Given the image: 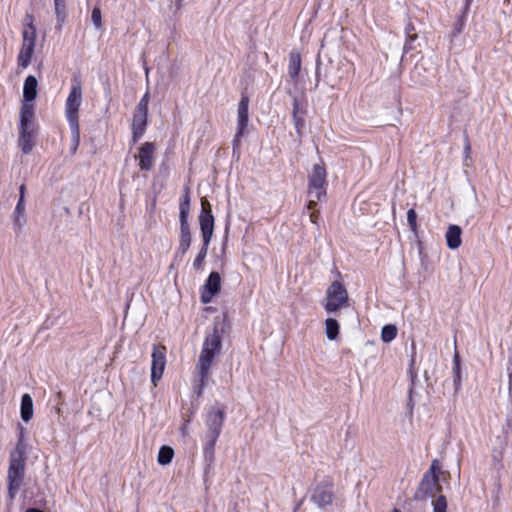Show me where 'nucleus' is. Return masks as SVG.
<instances>
[{"label":"nucleus","instance_id":"f257e3e1","mask_svg":"<svg viewBox=\"0 0 512 512\" xmlns=\"http://www.w3.org/2000/svg\"><path fill=\"white\" fill-rule=\"evenodd\" d=\"M219 323L215 322L211 332L207 333L203 341L202 349L196 365L197 383L194 391L198 397L203 394V390L210 376V369L214 359L220 354L222 349V332Z\"/></svg>","mask_w":512,"mask_h":512},{"label":"nucleus","instance_id":"f03ea898","mask_svg":"<svg viewBox=\"0 0 512 512\" xmlns=\"http://www.w3.org/2000/svg\"><path fill=\"white\" fill-rule=\"evenodd\" d=\"M26 466V445L22 436L19 438L16 447L10 452L9 467L7 473L8 496L13 500L19 491L24 477Z\"/></svg>","mask_w":512,"mask_h":512},{"label":"nucleus","instance_id":"7ed1b4c3","mask_svg":"<svg viewBox=\"0 0 512 512\" xmlns=\"http://www.w3.org/2000/svg\"><path fill=\"white\" fill-rule=\"evenodd\" d=\"M190 211L189 189H185V194L179 205V221H180V238L179 245L176 250V256L183 257L190 248L192 242V234L188 223Z\"/></svg>","mask_w":512,"mask_h":512},{"label":"nucleus","instance_id":"20e7f679","mask_svg":"<svg viewBox=\"0 0 512 512\" xmlns=\"http://www.w3.org/2000/svg\"><path fill=\"white\" fill-rule=\"evenodd\" d=\"M326 169L320 165L315 164L313 166L312 174L309 177V202L308 209H312L317 205V201H320L326 195Z\"/></svg>","mask_w":512,"mask_h":512},{"label":"nucleus","instance_id":"39448f33","mask_svg":"<svg viewBox=\"0 0 512 512\" xmlns=\"http://www.w3.org/2000/svg\"><path fill=\"white\" fill-rule=\"evenodd\" d=\"M249 122V98L247 96H242L237 111V130L234 135L232 141L233 148V156H236L237 159L240 158V148L242 138L245 136L247 132Z\"/></svg>","mask_w":512,"mask_h":512},{"label":"nucleus","instance_id":"423d86ee","mask_svg":"<svg viewBox=\"0 0 512 512\" xmlns=\"http://www.w3.org/2000/svg\"><path fill=\"white\" fill-rule=\"evenodd\" d=\"M334 480L331 476H325L311 490L310 500L319 509L332 505L335 499Z\"/></svg>","mask_w":512,"mask_h":512},{"label":"nucleus","instance_id":"0eeeda50","mask_svg":"<svg viewBox=\"0 0 512 512\" xmlns=\"http://www.w3.org/2000/svg\"><path fill=\"white\" fill-rule=\"evenodd\" d=\"M348 302V292L344 285L339 281H333L326 292V303L324 308L326 312L332 313L345 306Z\"/></svg>","mask_w":512,"mask_h":512},{"label":"nucleus","instance_id":"6e6552de","mask_svg":"<svg viewBox=\"0 0 512 512\" xmlns=\"http://www.w3.org/2000/svg\"><path fill=\"white\" fill-rule=\"evenodd\" d=\"M22 36L23 41L18 55V65L27 68L31 63L36 41V29L32 23L25 27Z\"/></svg>","mask_w":512,"mask_h":512},{"label":"nucleus","instance_id":"1a4fd4ad","mask_svg":"<svg viewBox=\"0 0 512 512\" xmlns=\"http://www.w3.org/2000/svg\"><path fill=\"white\" fill-rule=\"evenodd\" d=\"M82 103V88L79 81L72 83L65 103V113L68 123H79L78 111Z\"/></svg>","mask_w":512,"mask_h":512},{"label":"nucleus","instance_id":"9d476101","mask_svg":"<svg viewBox=\"0 0 512 512\" xmlns=\"http://www.w3.org/2000/svg\"><path fill=\"white\" fill-rule=\"evenodd\" d=\"M166 347L154 344L152 349L151 381L154 385L162 378L166 366Z\"/></svg>","mask_w":512,"mask_h":512},{"label":"nucleus","instance_id":"9b49d317","mask_svg":"<svg viewBox=\"0 0 512 512\" xmlns=\"http://www.w3.org/2000/svg\"><path fill=\"white\" fill-rule=\"evenodd\" d=\"M225 421V408L220 404L213 405L207 412L205 424L206 434L220 436Z\"/></svg>","mask_w":512,"mask_h":512},{"label":"nucleus","instance_id":"f8f14e48","mask_svg":"<svg viewBox=\"0 0 512 512\" xmlns=\"http://www.w3.org/2000/svg\"><path fill=\"white\" fill-rule=\"evenodd\" d=\"M221 290V276L218 272L213 271L209 274L206 279L202 290H201V302L203 304H208L212 301L214 296H216Z\"/></svg>","mask_w":512,"mask_h":512},{"label":"nucleus","instance_id":"ddd939ff","mask_svg":"<svg viewBox=\"0 0 512 512\" xmlns=\"http://www.w3.org/2000/svg\"><path fill=\"white\" fill-rule=\"evenodd\" d=\"M440 486L438 484V476L437 475H429L426 473L418 487V490L415 493L414 498L416 500H426L429 497H433L435 490H439Z\"/></svg>","mask_w":512,"mask_h":512},{"label":"nucleus","instance_id":"4468645a","mask_svg":"<svg viewBox=\"0 0 512 512\" xmlns=\"http://www.w3.org/2000/svg\"><path fill=\"white\" fill-rule=\"evenodd\" d=\"M199 225L201 233L214 232V216L209 201L206 198L201 199V212L199 215Z\"/></svg>","mask_w":512,"mask_h":512},{"label":"nucleus","instance_id":"2eb2a0df","mask_svg":"<svg viewBox=\"0 0 512 512\" xmlns=\"http://www.w3.org/2000/svg\"><path fill=\"white\" fill-rule=\"evenodd\" d=\"M148 124V112L135 109L132 121L133 141L137 142L145 133Z\"/></svg>","mask_w":512,"mask_h":512},{"label":"nucleus","instance_id":"dca6fc26","mask_svg":"<svg viewBox=\"0 0 512 512\" xmlns=\"http://www.w3.org/2000/svg\"><path fill=\"white\" fill-rule=\"evenodd\" d=\"M154 144L151 142H145L139 148V167L141 171H149L154 164Z\"/></svg>","mask_w":512,"mask_h":512},{"label":"nucleus","instance_id":"f3484780","mask_svg":"<svg viewBox=\"0 0 512 512\" xmlns=\"http://www.w3.org/2000/svg\"><path fill=\"white\" fill-rule=\"evenodd\" d=\"M34 128H19V146L24 154H28L34 147Z\"/></svg>","mask_w":512,"mask_h":512},{"label":"nucleus","instance_id":"a211bd4d","mask_svg":"<svg viewBox=\"0 0 512 512\" xmlns=\"http://www.w3.org/2000/svg\"><path fill=\"white\" fill-rule=\"evenodd\" d=\"M38 81L35 76L26 77L23 86V102L33 103L37 96Z\"/></svg>","mask_w":512,"mask_h":512},{"label":"nucleus","instance_id":"6ab92c4d","mask_svg":"<svg viewBox=\"0 0 512 512\" xmlns=\"http://www.w3.org/2000/svg\"><path fill=\"white\" fill-rule=\"evenodd\" d=\"M34 105L29 102H22L20 111V127L19 128H34Z\"/></svg>","mask_w":512,"mask_h":512},{"label":"nucleus","instance_id":"aec40b11","mask_svg":"<svg viewBox=\"0 0 512 512\" xmlns=\"http://www.w3.org/2000/svg\"><path fill=\"white\" fill-rule=\"evenodd\" d=\"M461 235L462 229L460 226L450 225L445 234L447 246L452 250L459 248L462 243Z\"/></svg>","mask_w":512,"mask_h":512},{"label":"nucleus","instance_id":"412c9836","mask_svg":"<svg viewBox=\"0 0 512 512\" xmlns=\"http://www.w3.org/2000/svg\"><path fill=\"white\" fill-rule=\"evenodd\" d=\"M301 70V55L296 51L289 54L288 75L293 81H297Z\"/></svg>","mask_w":512,"mask_h":512},{"label":"nucleus","instance_id":"4be33fe9","mask_svg":"<svg viewBox=\"0 0 512 512\" xmlns=\"http://www.w3.org/2000/svg\"><path fill=\"white\" fill-rule=\"evenodd\" d=\"M426 68L423 63H417L411 72V78L414 84L419 86L429 85L431 80L425 75Z\"/></svg>","mask_w":512,"mask_h":512},{"label":"nucleus","instance_id":"5701e85b","mask_svg":"<svg viewBox=\"0 0 512 512\" xmlns=\"http://www.w3.org/2000/svg\"><path fill=\"white\" fill-rule=\"evenodd\" d=\"M20 412L24 422H29L33 417V400L28 393L22 395Z\"/></svg>","mask_w":512,"mask_h":512},{"label":"nucleus","instance_id":"b1692460","mask_svg":"<svg viewBox=\"0 0 512 512\" xmlns=\"http://www.w3.org/2000/svg\"><path fill=\"white\" fill-rule=\"evenodd\" d=\"M339 323L334 318H327L325 320V333L329 340L337 339L339 335Z\"/></svg>","mask_w":512,"mask_h":512},{"label":"nucleus","instance_id":"393cba45","mask_svg":"<svg viewBox=\"0 0 512 512\" xmlns=\"http://www.w3.org/2000/svg\"><path fill=\"white\" fill-rule=\"evenodd\" d=\"M219 436L206 434L207 442L203 449L204 458L211 461L214 457V449Z\"/></svg>","mask_w":512,"mask_h":512},{"label":"nucleus","instance_id":"a878e982","mask_svg":"<svg viewBox=\"0 0 512 512\" xmlns=\"http://www.w3.org/2000/svg\"><path fill=\"white\" fill-rule=\"evenodd\" d=\"M173 456L174 450L170 446L163 445L159 449L157 461L160 465L165 466L171 463Z\"/></svg>","mask_w":512,"mask_h":512},{"label":"nucleus","instance_id":"bb28decb","mask_svg":"<svg viewBox=\"0 0 512 512\" xmlns=\"http://www.w3.org/2000/svg\"><path fill=\"white\" fill-rule=\"evenodd\" d=\"M406 42L404 44V52L407 53L414 49L413 42L418 38L415 33V27L409 22L405 27Z\"/></svg>","mask_w":512,"mask_h":512},{"label":"nucleus","instance_id":"cd10ccee","mask_svg":"<svg viewBox=\"0 0 512 512\" xmlns=\"http://www.w3.org/2000/svg\"><path fill=\"white\" fill-rule=\"evenodd\" d=\"M71 131V152L74 154L80 143V127L79 123H68Z\"/></svg>","mask_w":512,"mask_h":512},{"label":"nucleus","instance_id":"c85d7f7f","mask_svg":"<svg viewBox=\"0 0 512 512\" xmlns=\"http://www.w3.org/2000/svg\"><path fill=\"white\" fill-rule=\"evenodd\" d=\"M397 336V328L393 324H387L382 328L381 339L385 343H389Z\"/></svg>","mask_w":512,"mask_h":512},{"label":"nucleus","instance_id":"c756f323","mask_svg":"<svg viewBox=\"0 0 512 512\" xmlns=\"http://www.w3.org/2000/svg\"><path fill=\"white\" fill-rule=\"evenodd\" d=\"M293 109H292V117L296 118L301 115L306 114V102L303 99H299L298 97H293Z\"/></svg>","mask_w":512,"mask_h":512},{"label":"nucleus","instance_id":"7c9ffc66","mask_svg":"<svg viewBox=\"0 0 512 512\" xmlns=\"http://www.w3.org/2000/svg\"><path fill=\"white\" fill-rule=\"evenodd\" d=\"M55 14L60 25L66 18V5L65 0H54Z\"/></svg>","mask_w":512,"mask_h":512},{"label":"nucleus","instance_id":"2f4dec72","mask_svg":"<svg viewBox=\"0 0 512 512\" xmlns=\"http://www.w3.org/2000/svg\"><path fill=\"white\" fill-rule=\"evenodd\" d=\"M433 512H447V500L443 495L438 496L433 502Z\"/></svg>","mask_w":512,"mask_h":512},{"label":"nucleus","instance_id":"473e14b6","mask_svg":"<svg viewBox=\"0 0 512 512\" xmlns=\"http://www.w3.org/2000/svg\"><path fill=\"white\" fill-rule=\"evenodd\" d=\"M207 253H208L207 250L200 249V251L198 252V255L196 256V258L194 259V262H193V268L195 270H203Z\"/></svg>","mask_w":512,"mask_h":512},{"label":"nucleus","instance_id":"72a5a7b5","mask_svg":"<svg viewBox=\"0 0 512 512\" xmlns=\"http://www.w3.org/2000/svg\"><path fill=\"white\" fill-rule=\"evenodd\" d=\"M466 19H467V16L464 14H461V16L458 18V20L455 22V24L453 26V30L451 33L452 37H456L463 31V29L465 27Z\"/></svg>","mask_w":512,"mask_h":512},{"label":"nucleus","instance_id":"f704fd0d","mask_svg":"<svg viewBox=\"0 0 512 512\" xmlns=\"http://www.w3.org/2000/svg\"><path fill=\"white\" fill-rule=\"evenodd\" d=\"M91 20L97 29L102 27V15L99 7L93 8L91 13Z\"/></svg>","mask_w":512,"mask_h":512},{"label":"nucleus","instance_id":"c9c22d12","mask_svg":"<svg viewBox=\"0 0 512 512\" xmlns=\"http://www.w3.org/2000/svg\"><path fill=\"white\" fill-rule=\"evenodd\" d=\"M26 223V219L24 217V214H14V230L16 234H19L22 232V228Z\"/></svg>","mask_w":512,"mask_h":512},{"label":"nucleus","instance_id":"e433bc0d","mask_svg":"<svg viewBox=\"0 0 512 512\" xmlns=\"http://www.w3.org/2000/svg\"><path fill=\"white\" fill-rule=\"evenodd\" d=\"M407 221L412 231H417V214L414 209L407 211Z\"/></svg>","mask_w":512,"mask_h":512},{"label":"nucleus","instance_id":"4c0bfd02","mask_svg":"<svg viewBox=\"0 0 512 512\" xmlns=\"http://www.w3.org/2000/svg\"><path fill=\"white\" fill-rule=\"evenodd\" d=\"M453 382L455 391L461 388V367H453Z\"/></svg>","mask_w":512,"mask_h":512},{"label":"nucleus","instance_id":"58836bf2","mask_svg":"<svg viewBox=\"0 0 512 512\" xmlns=\"http://www.w3.org/2000/svg\"><path fill=\"white\" fill-rule=\"evenodd\" d=\"M149 92H146L143 97L140 99L139 103L137 104L136 108L137 110L147 111L148 112V105H149Z\"/></svg>","mask_w":512,"mask_h":512},{"label":"nucleus","instance_id":"ea45409f","mask_svg":"<svg viewBox=\"0 0 512 512\" xmlns=\"http://www.w3.org/2000/svg\"><path fill=\"white\" fill-rule=\"evenodd\" d=\"M304 117H305V115H301V116H298L296 118H293L294 126H295L296 132H297V134L299 136H301L302 129L305 126V119H304Z\"/></svg>","mask_w":512,"mask_h":512},{"label":"nucleus","instance_id":"a19ab883","mask_svg":"<svg viewBox=\"0 0 512 512\" xmlns=\"http://www.w3.org/2000/svg\"><path fill=\"white\" fill-rule=\"evenodd\" d=\"M202 234V246L200 249H204L208 251L213 233H201Z\"/></svg>","mask_w":512,"mask_h":512},{"label":"nucleus","instance_id":"79ce46f5","mask_svg":"<svg viewBox=\"0 0 512 512\" xmlns=\"http://www.w3.org/2000/svg\"><path fill=\"white\" fill-rule=\"evenodd\" d=\"M25 212V203L22 197H19V200L17 202V205L15 207L14 214H24Z\"/></svg>","mask_w":512,"mask_h":512},{"label":"nucleus","instance_id":"37998d69","mask_svg":"<svg viewBox=\"0 0 512 512\" xmlns=\"http://www.w3.org/2000/svg\"><path fill=\"white\" fill-rule=\"evenodd\" d=\"M472 2L473 0H465L464 6L462 8V14L467 16V12L469 11Z\"/></svg>","mask_w":512,"mask_h":512},{"label":"nucleus","instance_id":"c03bdc74","mask_svg":"<svg viewBox=\"0 0 512 512\" xmlns=\"http://www.w3.org/2000/svg\"><path fill=\"white\" fill-rule=\"evenodd\" d=\"M320 59H317V67H316V87L318 86V83L320 81Z\"/></svg>","mask_w":512,"mask_h":512},{"label":"nucleus","instance_id":"a18cd8bd","mask_svg":"<svg viewBox=\"0 0 512 512\" xmlns=\"http://www.w3.org/2000/svg\"><path fill=\"white\" fill-rule=\"evenodd\" d=\"M438 461L437 460H434L431 464V467H430V473L431 475H436V471L438 469Z\"/></svg>","mask_w":512,"mask_h":512},{"label":"nucleus","instance_id":"49530a36","mask_svg":"<svg viewBox=\"0 0 512 512\" xmlns=\"http://www.w3.org/2000/svg\"><path fill=\"white\" fill-rule=\"evenodd\" d=\"M453 367H460V356L458 352H455L453 356Z\"/></svg>","mask_w":512,"mask_h":512},{"label":"nucleus","instance_id":"de8ad7c7","mask_svg":"<svg viewBox=\"0 0 512 512\" xmlns=\"http://www.w3.org/2000/svg\"><path fill=\"white\" fill-rule=\"evenodd\" d=\"M315 207L316 206H314L311 210H314ZM317 217H318V212L312 211V213L310 214V219L313 223H316Z\"/></svg>","mask_w":512,"mask_h":512},{"label":"nucleus","instance_id":"09e8293b","mask_svg":"<svg viewBox=\"0 0 512 512\" xmlns=\"http://www.w3.org/2000/svg\"><path fill=\"white\" fill-rule=\"evenodd\" d=\"M172 1L175 4L176 10H179L182 7V2L184 0H172Z\"/></svg>","mask_w":512,"mask_h":512},{"label":"nucleus","instance_id":"8fccbe9b","mask_svg":"<svg viewBox=\"0 0 512 512\" xmlns=\"http://www.w3.org/2000/svg\"><path fill=\"white\" fill-rule=\"evenodd\" d=\"M19 191H20V197H22V199L24 200L25 185H21Z\"/></svg>","mask_w":512,"mask_h":512},{"label":"nucleus","instance_id":"3c124183","mask_svg":"<svg viewBox=\"0 0 512 512\" xmlns=\"http://www.w3.org/2000/svg\"><path fill=\"white\" fill-rule=\"evenodd\" d=\"M25 512H43V511L38 508H28Z\"/></svg>","mask_w":512,"mask_h":512},{"label":"nucleus","instance_id":"603ef678","mask_svg":"<svg viewBox=\"0 0 512 512\" xmlns=\"http://www.w3.org/2000/svg\"><path fill=\"white\" fill-rule=\"evenodd\" d=\"M464 150H465V153H466V154L470 153L471 147H470L469 142H467V144L465 145Z\"/></svg>","mask_w":512,"mask_h":512},{"label":"nucleus","instance_id":"864d4df0","mask_svg":"<svg viewBox=\"0 0 512 512\" xmlns=\"http://www.w3.org/2000/svg\"><path fill=\"white\" fill-rule=\"evenodd\" d=\"M302 503H303V499H301L300 502L297 504L294 512H296L299 509V507L302 505Z\"/></svg>","mask_w":512,"mask_h":512},{"label":"nucleus","instance_id":"5fc2aeb1","mask_svg":"<svg viewBox=\"0 0 512 512\" xmlns=\"http://www.w3.org/2000/svg\"><path fill=\"white\" fill-rule=\"evenodd\" d=\"M392 512H401V511H400L399 509H397V508H394V509L392 510Z\"/></svg>","mask_w":512,"mask_h":512},{"label":"nucleus","instance_id":"6e6d98bb","mask_svg":"<svg viewBox=\"0 0 512 512\" xmlns=\"http://www.w3.org/2000/svg\"><path fill=\"white\" fill-rule=\"evenodd\" d=\"M225 245H226V241L223 243V247H222L223 251L225 250Z\"/></svg>","mask_w":512,"mask_h":512}]
</instances>
